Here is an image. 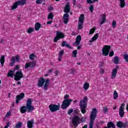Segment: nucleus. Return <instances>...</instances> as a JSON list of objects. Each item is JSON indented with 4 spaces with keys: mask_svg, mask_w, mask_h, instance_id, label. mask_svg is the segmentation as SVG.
<instances>
[{
    "mask_svg": "<svg viewBox=\"0 0 128 128\" xmlns=\"http://www.w3.org/2000/svg\"><path fill=\"white\" fill-rule=\"evenodd\" d=\"M22 82H18L17 83V84H21Z\"/></svg>",
    "mask_w": 128,
    "mask_h": 128,
    "instance_id": "nucleus-63",
    "label": "nucleus"
},
{
    "mask_svg": "<svg viewBox=\"0 0 128 128\" xmlns=\"http://www.w3.org/2000/svg\"><path fill=\"white\" fill-rule=\"evenodd\" d=\"M4 42V40L2 39L0 40V42H1V44H3V42Z\"/></svg>",
    "mask_w": 128,
    "mask_h": 128,
    "instance_id": "nucleus-59",
    "label": "nucleus"
},
{
    "mask_svg": "<svg viewBox=\"0 0 128 128\" xmlns=\"http://www.w3.org/2000/svg\"><path fill=\"white\" fill-rule=\"evenodd\" d=\"M26 4V0H20L11 6V10H16L18 6H24Z\"/></svg>",
    "mask_w": 128,
    "mask_h": 128,
    "instance_id": "nucleus-6",
    "label": "nucleus"
},
{
    "mask_svg": "<svg viewBox=\"0 0 128 128\" xmlns=\"http://www.w3.org/2000/svg\"><path fill=\"white\" fill-rule=\"evenodd\" d=\"M94 30H96V28H94L92 29H90L89 32V34H92L94 32Z\"/></svg>",
    "mask_w": 128,
    "mask_h": 128,
    "instance_id": "nucleus-41",
    "label": "nucleus"
},
{
    "mask_svg": "<svg viewBox=\"0 0 128 128\" xmlns=\"http://www.w3.org/2000/svg\"><path fill=\"white\" fill-rule=\"evenodd\" d=\"M124 58L126 62H128V54H124Z\"/></svg>",
    "mask_w": 128,
    "mask_h": 128,
    "instance_id": "nucleus-45",
    "label": "nucleus"
},
{
    "mask_svg": "<svg viewBox=\"0 0 128 128\" xmlns=\"http://www.w3.org/2000/svg\"><path fill=\"white\" fill-rule=\"evenodd\" d=\"M60 72V71H58V70H57L55 72V74L56 76H58V74Z\"/></svg>",
    "mask_w": 128,
    "mask_h": 128,
    "instance_id": "nucleus-56",
    "label": "nucleus"
},
{
    "mask_svg": "<svg viewBox=\"0 0 128 128\" xmlns=\"http://www.w3.org/2000/svg\"><path fill=\"white\" fill-rule=\"evenodd\" d=\"M106 14H102L101 15V19L102 20V21L100 22V25L102 24H104L106 22Z\"/></svg>",
    "mask_w": 128,
    "mask_h": 128,
    "instance_id": "nucleus-26",
    "label": "nucleus"
},
{
    "mask_svg": "<svg viewBox=\"0 0 128 128\" xmlns=\"http://www.w3.org/2000/svg\"><path fill=\"white\" fill-rule=\"evenodd\" d=\"M70 12V4L68 2L66 5L65 8L64 9V12L66 14H68Z\"/></svg>",
    "mask_w": 128,
    "mask_h": 128,
    "instance_id": "nucleus-17",
    "label": "nucleus"
},
{
    "mask_svg": "<svg viewBox=\"0 0 128 128\" xmlns=\"http://www.w3.org/2000/svg\"><path fill=\"white\" fill-rule=\"evenodd\" d=\"M64 38V34L60 31H57L56 36L54 38V42H56L58 40Z\"/></svg>",
    "mask_w": 128,
    "mask_h": 128,
    "instance_id": "nucleus-9",
    "label": "nucleus"
},
{
    "mask_svg": "<svg viewBox=\"0 0 128 128\" xmlns=\"http://www.w3.org/2000/svg\"><path fill=\"white\" fill-rule=\"evenodd\" d=\"M118 68H119L118 66H116V68L112 70V74H111V78H112V80H114V78L116 76Z\"/></svg>",
    "mask_w": 128,
    "mask_h": 128,
    "instance_id": "nucleus-15",
    "label": "nucleus"
},
{
    "mask_svg": "<svg viewBox=\"0 0 128 128\" xmlns=\"http://www.w3.org/2000/svg\"><path fill=\"white\" fill-rule=\"evenodd\" d=\"M64 50H62L60 52L59 56H58V60L59 62H60L62 60V56H64Z\"/></svg>",
    "mask_w": 128,
    "mask_h": 128,
    "instance_id": "nucleus-30",
    "label": "nucleus"
},
{
    "mask_svg": "<svg viewBox=\"0 0 128 128\" xmlns=\"http://www.w3.org/2000/svg\"><path fill=\"white\" fill-rule=\"evenodd\" d=\"M82 120L80 118V117L76 115H74L72 118V123L74 128L77 126L82 122Z\"/></svg>",
    "mask_w": 128,
    "mask_h": 128,
    "instance_id": "nucleus-5",
    "label": "nucleus"
},
{
    "mask_svg": "<svg viewBox=\"0 0 128 128\" xmlns=\"http://www.w3.org/2000/svg\"><path fill=\"white\" fill-rule=\"evenodd\" d=\"M103 112L104 114H106V112H108V107L103 108Z\"/></svg>",
    "mask_w": 128,
    "mask_h": 128,
    "instance_id": "nucleus-48",
    "label": "nucleus"
},
{
    "mask_svg": "<svg viewBox=\"0 0 128 128\" xmlns=\"http://www.w3.org/2000/svg\"><path fill=\"white\" fill-rule=\"evenodd\" d=\"M70 18V15L68 14H64L63 16V20L65 24H66L68 22V18Z\"/></svg>",
    "mask_w": 128,
    "mask_h": 128,
    "instance_id": "nucleus-20",
    "label": "nucleus"
},
{
    "mask_svg": "<svg viewBox=\"0 0 128 128\" xmlns=\"http://www.w3.org/2000/svg\"><path fill=\"white\" fill-rule=\"evenodd\" d=\"M84 14H82L78 20V29L82 30V26L84 25Z\"/></svg>",
    "mask_w": 128,
    "mask_h": 128,
    "instance_id": "nucleus-8",
    "label": "nucleus"
},
{
    "mask_svg": "<svg viewBox=\"0 0 128 128\" xmlns=\"http://www.w3.org/2000/svg\"><path fill=\"white\" fill-rule=\"evenodd\" d=\"M24 98V94L21 93L20 95H18L16 98V104H18L20 100H22Z\"/></svg>",
    "mask_w": 128,
    "mask_h": 128,
    "instance_id": "nucleus-19",
    "label": "nucleus"
},
{
    "mask_svg": "<svg viewBox=\"0 0 128 128\" xmlns=\"http://www.w3.org/2000/svg\"><path fill=\"white\" fill-rule=\"evenodd\" d=\"M40 28H42V24L40 22H36L34 26L35 30L38 32L40 30Z\"/></svg>",
    "mask_w": 128,
    "mask_h": 128,
    "instance_id": "nucleus-25",
    "label": "nucleus"
},
{
    "mask_svg": "<svg viewBox=\"0 0 128 128\" xmlns=\"http://www.w3.org/2000/svg\"><path fill=\"white\" fill-rule=\"evenodd\" d=\"M52 20L48 21V22H47V24H52Z\"/></svg>",
    "mask_w": 128,
    "mask_h": 128,
    "instance_id": "nucleus-57",
    "label": "nucleus"
},
{
    "mask_svg": "<svg viewBox=\"0 0 128 128\" xmlns=\"http://www.w3.org/2000/svg\"><path fill=\"white\" fill-rule=\"evenodd\" d=\"M32 98H29L26 101V106H22L20 110L21 114H26V112H31L34 110V106H32Z\"/></svg>",
    "mask_w": 128,
    "mask_h": 128,
    "instance_id": "nucleus-1",
    "label": "nucleus"
},
{
    "mask_svg": "<svg viewBox=\"0 0 128 128\" xmlns=\"http://www.w3.org/2000/svg\"><path fill=\"white\" fill-rule=\"evenodd\" d=\"M49 108L52 112H54L56 110H60V106L54 104H51L49 106Z\"/></svg>",
    "mask_w": 128,
    "mask_h": 128,
    "instance_id": "nucleus-12",
    "label": "nucleus"
},
{
    "mask_svg": "<svg viewBox=\"0 0 128 128\" xmlns=\"http://www.w3.org/2000/svg\"><path fill=\"white\" fill-rule=\"evenodd\" d=\"M20 68V66L18 65H17L15 66V68H14V70H18Z\"/></svg>",
    "mask_w": 128,
    "mask_h": 128,
    "instance_id": "nucleus-54",
    "label": "nucleus"
},
{
    "mask_svg": "<svg viewBox=\"0 0 128 128\" xmlns=\"http://www.w3.org/2000/svg\"><path fill=\"white\" fill-rule=\"evenodd\" d=\"M88 128V125L86 124L83 127V128Z\"/></svg>",
    "mask_w": 128,
    "mask_h": 128,
    "instance_id": "nucleus-62",
    "label": "nucleus"
},
{
    "mask_svg": "<svg viewBox=\"0 0 128 128\" xmlns=\"http://www.w3.org/2000/svg\"><path fill=\"white\" fill-rule=\"evenodd\" d=\"M128 128V122H122L121 128Z\"/></svg>",
    "mask_w": 128,
    "mask_h": 128,
    "instance_id": "nucleus-33",
    "label": "nucleus"
},
{
    "mask_svg": "<svg viewBox=\"0 0 128 128\" xmlns=\"http://www.w3.org/2000/svg\"><path fill=\"white\" fill-rule=\"evenodd\" d=\"M113 110H116V106H115L113 108Z\"/></svg>",
    "mask_w": 128,
    "mask_h": 128,
    "instance_id": "nucleus-64",
    "label": "nucleus"
},
{
    "mask_svg": "<svg viewBox=\"0 0 128 128\" xmlns=\"http://www.w3.org/2000/svg\"><path fill=\"white\" fill-rule=\"evenodd\" d=\"M116 20H114L112 22V27L113 28H116Z\"/></svg>",
    "mask_w": 128,
    "mask_h": 128,
    "instance_id": "nucleus-44",
    "label": "nucleus"
},
{
    "mask_svg": "<svg viewBox=\"0 0 128 128\" xmlns=\"http://www.w3.org/2000/svg\"><path fill=\"white\" fill-rule=\"evenodd\" d=\"M113 96L114 100H118V92H116V91H114Z\"/></svg>",
    "mask_w": 128,
    "mask_h": 128,
    "instance_id": "nucleus-34",
    "label": "nucleus"
},
{
    "mask_svg": "<svg viewBox=\"0 0 128 128\" xmlns=\"http://www.w3.org/2000/svg\"><path fill=\"white\" fill-rule=\"evenodd\" d=\"M52 70H52V69H50V70H49V72H52Z\"/></svg>",
    "mask_w": 128,
    "mask_h": 128,
    "instance_id": "nucleus-61",
    "label": "nucleus"
},
{
    "mask_svg": "<svg viewBox=\"0 0 128 128\" xmlns=\"http://www.w3.org/2000/svg\"><path fill=\"white\" fill-rule=\"evenodd\" d=\"M61 46L62 47L66 46V48H70V50H72V46H70V44H68L66 42V41H63L62 43Z\"/></svg>",
    "mask_w": 128,
    "mask_h": 128,
    "instance_id": "nucleus-23",
    "label": "nucleus"
},
{
    "mask_svg": "<svg viewBox=\"0 0 128 128\" xmlns=\"http://www.w3.org/2000/svg\"><path fill=\"white\" fill-rule=\"evenodd\" d=\"M24 77V74H22V70L18 71L16 72L15 76H14V80H20V78H22Z\"/></svg>",
    "mask_w": 128,
    "mask_h": 128,
    "instance_id": "nucleus-13",
    "label": "nucleus"
},
{
    "mask_svg": "<svg viewBox=\"0 0 128 128\" xmlns=\"http://www.w3.org/2000/svg\"><path fill=\"white\" fill-rule=\"evenodd\" d=\"M122 122L121 121H119L117 122L116 126H118V128H122Z\"/></svg>",
    "mask_w": 128,
    "mask_h": 128,
    "instance_id": "nucleus-40",
    "label": "nucleus"
},
{
    "mask_svg": "<svg viewBox=\"0 0 128 128\" xmlns=\"http://www.w3.org/2000/svg\"><path fill=\"white\" fill-rule=\"evenodd\" d=\"M70 98V95L68 94H66V96H64V98L65 100H66L67 98Z\"/></svg>",
    "mask_w": 128,
    "mask_h": 128,
    "instance_id": "nucleus-55",
    "label": "nucleus"
},
{
    "mask_svg": "<svg viewBox=\"0 0 128 128\" xmlns=\"http://www.w3.org/2000/svg\"><path fill=\"white\" fill-rule=\"evenodd\" d=\"M89 10L90 12H94V6L90 5Z\"/></svg>",
    "mask_w": 128,
    "mask_h": 128,
    "instance_id": "nucleus-47",
    "label": "nucleus"
},
{
    "mask_svg": "<svg viewBox=\"0 0 128 128\" xmlns=\"http://www.w3.org/2000/svg\"><path fill=\"white\" fill-rule=\"evenodd\" d=\"M80 40H82V36L80 35H78L76 38V40L74 43V46H80Z\"/></svg>",
    "mask_w": 128,
    "mask_h": 128,
    "instance_id": "nucleus-18",
    "label": "nucleus"
},
{
    "mask_svg": "<svg viewBox=\"0 0 128 128\" xmlns=\"http://www.w3.org/2000/svg\"><path fill=\"white\" fill-rule=\"evenodd\" d=\"M11 62L10 63V66H14V63L17 62H20V56H12L10 58Z\"/></svg>",
    "mask_w": 128,
    "mask_h": 128,
    "instance_id": "nucleus-11",
    "label": "nucleus"
},
{
    "mask_svg": "<svg viewBox=\"0 0 128 128\" xmlns=\"http://www.w3.org/2000/svg\"><path fill=\"white\" fill-rule=\"evenodd\" d=\"M74 72H76V71L74 70V69L70 70V74H74Z\"/></svg>",
    "mask_w": 128,
    "mask_h": 128,
    "instance_id": "nucleus-53",
    "label": "nucleus"
},
{
    "mask_svg": "<svg viewBox=\"0 0 128 128\" xmlns=\"http://www.w3.org/2000/svg\"><path fill=\"white\" fill-rule=\"evenodd\" d=\"M44 82L45 84H44V88L45 90H46L48 87L50 86V79L44 80V78H41L38 80V86L39 88H42V86H44Z\"/></svg>",
    "mask_w": 128,
    "mask_h": 128,
    "instance_id": "nucleus-3",
    "label": "nucleus"
},
{
    "mask_svg": "<svg viewBox=\"0 0 128 128\" xmlns=\"http://www.w3.org/2000/svg\"><path fill=\"white\" fill-rule=\"evenodd\" d=\"M100 74H104V70L101 69L100 71Z\"/></svg>",
    "mask_w": 128,
    "mask_h": 128,
    "instance_id": "nucleus-58",
    "label": "nucleus"
},
{
    "mask_svg": "<svg viewBox=\"0 0 128 128\" xmlns=\"http://www.w3.org/2000/svg\"><path fill=\"white\" fill-rule=\"evenodd\" d=\"M6 126L4 128H8V126H10V122H8L6 124Z\"/></svg>",
    "mask_w": 128,
    "mask_h": 128,
    "instance_id": "nucleus-52",
    "label": "nucleus"
},
{
    "mask_svg": "<svg viewBox=\"0 0 128 128\" xmlns=\"http://www.w3.org/2000/svg\"><path fill=\"white\" fill-rule=\"evenodd\" d=\"M12 114V110H9L6 114L5 116L8 118Z\"/></svg>",
    "mask_w": 128,
    "mask_h": 128,
    "instance_id": "nucleus-43",
    "label": "nucleus"
},
{
    "mask_svg": "<svg viewBox=\"0 0 128 128\" xmlns=\"http://www.w3.org/2000/svg\"><path fill=\"white\" fill-rule=\"evenodd\" d=\"M36 62H31L29 63H26L25 65V68H34L36 66Z\"/></svg>",
    "mask_w": 128,
    "mask_h": 128,
    "instance_id": "nucleus-16",
    "label": "nucleus"
},
{
    "mask_svg": "<svg viewBox=\"0 0 128 128\" xmlns=\"http://www.w3.org/2000/svg\"><path fill=\"white\" fill-rule=\"evenodd\" d=\"M5 62V58L4 55L2 56L0 58V62L2 66H4V64Z\"/></svg>",
    "mask_w": 128,
    "mask_h": 128,
    "instance_id": "nucleus-28",
    "label": "nucleus"
},
{
    "mask_svg": "<svg viewBox=\"0 0 128 128\" xmlns=\"http://www.w3.org/2000/svg\"><path fill=\"white\" fill-rule=\"evenodd\" d=\"M22 122H18L15 126V128H22Z\"/></svg>",
    "mask_w": 128,
    "mask_h": 128,
    "instance_id": "nucleus-32",
    "label": "nucleus"
},
{
    "mask_svg": "<svg viewBox=\"0 0 128 128\" xmlns=\"http://www.w3.org/2000/svg\"><path fill=\"white\" fill-rule=\"evenodd\" d=\"M114 53V51H112L109 53V56H113Z\"/></svg>",
    "mask_w": 128,
    "mask_h": 128,
    "instance_id": "nucleus-51",
    "label": "nucleus"
},
{
    "mask_svg": "<svg viewBox=\"0 0 128 128\" xmlns=\"http://www.w3.org/2000/svg\"><path fill=\"white\" fill-rule=\"evenodd\" d=\"M34 58H36V55H34V54H30V60H34Z\"/></svg>",
    "mask_w": 128,
    "mask_h": 128,
    "instance_id": "nucleus-42",
    "label": "nucleus"
},
{
    "mask_svg": "<svg viewBox=\"0 0 128 128\" xmlns=\"http://www.w3.org/2000/svg\"><path fill=\"white\" fill-rule=\"evenodd\" d=\"M96 2H98V0H87V3L88 4H94Z\"/></svg>",
    "mask_w": 128,
    "mask_h": 128,
    "instance_id": "nucleus-38",
    "label": "nucleus"
},
{
    "mask_svg": "<svg viewBox=\"0 0 128 128\" xmlns=\"http://www.w3.org/2000/svg\"><path fill=\"white\" fill-rule=\"evenodd\" d=\"M72 54L74 55V58H76V54H78V50H74L72 52Z\"/></svg>",
    "mask_w": 128,
    "mask_h": 128,
    "instance_id": "nucleus-46",
    "label": "nucleus"
},
{
    "mask_svg": "<svg viewBox=\"0 0 128 128\" xmlns=\"http://www.w3.org/2000/svg\"><path fill=\"white\" fill-rule=\"evenodd\" d=\"M34 30V28H30L27 30L28 34H32Z\"/></svg>",
    "mask_w": 128,
    "mask_h": 128,
    "instance_id": "nucleus-39",
    "label": "nucleus"
},
{
    "mask_svg": "<svg viewBox=\"0 0 128 128\" xmlns=\"http://www.w3.org/2000/svg\"><path fill=\"white\" fill-rule=\"evenodd\" d=\"M88 102V97L84 96L82 100H81L80 102L79 106H80V111L82 114H86V106L88 105L86 104V102Z\"/></svg>",
    "mask_w": 128,
    "mask_h": 128,
    "instance_id": "nucleus-2",
    "label": "nucleus"
},
{
    "mask_svg": "<svg viewBox=\"0 0 128 128\" xmlns=\"http://www.w3.org/2000/svg\"><path fill=\"white\" fill-rule=\"evenodd\" d=\"M74 109H70L68 112V114L70 116V115L71 114H72V112H74Z\"/></svg>",
    "mask_w": 128,
    "mask_h": 128,
    "instance_id": "nucleus-49",
    "label": "nucleus"
},
{
    "mask_svg": "<svg viewBox=\"0 0 128 128\" xmlns=\"http://www.w3.org/2000/svg\"><path fill=\"white\" fill-rule=\"evenodd\" d=\"M124 106H126V104L123 103L119 108V114L121 118L124 116Z\"/></svg>",
    "mask_w": 128,
    "mask_h": 128,
    "instance_id": "nucleus-14",
    "label": "nucleus"
},
{
    "mask_svg": "<svg viewBox=\"0 0 128 128\" xmlns=\"http://www.w3.org/2000/svg\"><path fill=\"white\" fill-rule=\"evenodd\" d=\"M98 38V34L97 33L94 35V36L90 40L88 44H91L92 42H94V40H96Z\"/></svg>",
    "mask_w": 128,
    "mask_h": 128,
    "instance_id": "nucleus-21",
    "label": "nucleus"
},
{
    "mask_svg": "<svg viewBox=\"0 0 128 128\" xmlns=\"http://www.w3.org/2000/svg\"><path fill=\"white\" fill-rule=\"evenodd\" d=\"M74 112V114H76L77 116H82V114L80 113V111L78 109H76Z\"/></svg>",
    "mask_w": 128,
    "mask_h": 128,
    "instance_id": "nucleus-36",
    "label": "nucleus"
},
{
    "mask_svg": "<svg viewBox=\"0 0 128 128\" xmlns=\"http://www.w3.org/2000/svg\"><path fill=\"white\" fill-rule=\"evenodd\" d=\"M110 48V46L108 45H106L104 46L102 50V54H104V56H108Z\"/></svg>",
    "mask_w": 128,
    "mask_h": 128,
    "instance_id": "nucleus-10",
    "label": "nucleus"
},
{
    "mask_svg": "<svg viewBox=\"0 0 128 128\" xmlns=\"http://www.w3.org/2000/svg\"><path fill=\"white\" fill-rule=\"evenodd\" d=\"M107 126L108 128H116V125H114V124L112 122H110L107 124Z\"/></svg>",
    "mask_w": 128,
    "mask_h": 128,
    "instance_id": "nucleus-29",
    "label": "nucleus"
},
{
    "mask_svg": "<svg viewBox=\"0 0 128 128\" xmlns=\"http://www.w3.org/2000/svg\"><path fill=\"white\" fill-rule=\"evenodd\" d=\"M52 18H54V14L50 13L48 16V20H52Z\"/></svg>",
    "mask_w": 128,
    "mask_h": 128,
    "instance_id": "nucleus-37",
    "label": "nucleus"
},
{
    "mask_svg": "<svg viewBox=\"0 0 128 128\" xmlns=\"http://www.w3.org/2000/svg\"><path fill=\"white\" fill-rule=\"evenodd\" d=\"M14 71H12L10 70V71L8 72L7 74V76L8 77H10V78H14Z\"/></svg>",
    "mask_w": 128,
    "mask_h": 128,
    "instance_id": "nucleus-31",
    "label": "nucleus"
},
{
    "mask_svg": "<svg viewBox=\"0 0 128 128\" xmlns=\"http://www.w3.org/2000/svg\"><path fill=\"white\" fill-rule=\"evenodd\" d=\"M42 0H37L36 1V4H42Z\"/></svg>",
    "mask_w": 128,
    "mask_h": 128,
    "instance_id": "nucleus-50",
    "label": "nucleus"
},
{
    "mask_svg": "<svg viewBox=\"0 0 128 128\" xmlns=\"http://www.w3.org/2000/svg\"><path fill=\"white\" fill-rule=\"evenodd\" d=\"M96 114H98V110H96V108H93L90 114V122L89 123L90 128H94V122L96 118Z\"/></svg>",
    "mask_w": 128,
    "mask_h": 128,
    "instance_id": "nucleus-4",
    "label": "nucleus"
},
{
    "mask_svg": "<svg viewBox=\"0 0 128 128\" xmlns=\"http://www.w3.org/2000/svg\"><path fill=\"white\" fill-rule=\"evenodd\" d=\"M112 62L115 64H120V58L118 56H114V59L112 60Z\"/></svg>",
    "mask_w": 128,
    "mask_h": 128,
    "instance_id": "nucleus-24",
    "label": "nucleus"
},
{
    "mask_svg": "<svg viewBox=\"0 0 128 128\" xmlns=\"http://www.w3.org/2000/svg\"><path fill=\"white\" fill-rule=\"evenodd\" d=\"M76 0H73V4H74V6H76Z\"/></svg>",
    "mask_w": 128,
    "mask_h": 128,
    "instance_id": "nucleus-60",
    "label": "nucleus"
},
{
    "mask_svg": "<svg viewBox=\"0 0 128 128\" xmlns=\"http://www.w3.org/2000/svg\"><path fill=\"white\" fill-rule=\"evenodd\" d=\"M90 88V84L88 83H85L84 85V88L85 90H88V88Z\"/></svg>",
    "mask_w": 128,
    "mask_h": 128,
    "instance_id": "nucleus-35",
    "label": "nucleus"
},
{
    "mask_svg": "<svg viewBox=\"0 0 128 128\" xmlns=\"http://www.w3.org/2000/svg\"><path fill=\"white\" fill-rule=\"evenodd\" d=\"M120 0L119 6L120 8H122L124 6H126V2L124 1V0Z\"/></svg>",
    "mask_w": 128,
    "mask_h": 128,
    "instance_id": "nucleus-27",
    "label": "nucleus"
},
{
    "mask_svg": "<svg viewBox=\"0 0 128 128\" xmlns=\"http://www.w3.org/2000/svg\"><path fill=\"white\" fill-rule=\"evenodd\" d=\"M34 120H28L27 122V126L28 128H32L34 126Z\"/></svg>",
    "mask_w": 128,
    "mask_h": 128,
    "instance_id": "nucleus-22",
    "label": "nucleus"
},
{
    "mask_svg": "<svg viewBox=\"0 0 128 128\" xmlns=\"http://www.w3.org/2000/svg\"><path fill=\"white\" fill-rule=\"evenodd\" d=\"M72 102V99H66L64 100L61 106L62 108V110H66V108H68Z\"/></svg>",
    "mask_w": 128,
    "mask_h": 128,
    "instance_id": "nucleus-7",
    "label": "nucleus"
}]
</instances>
